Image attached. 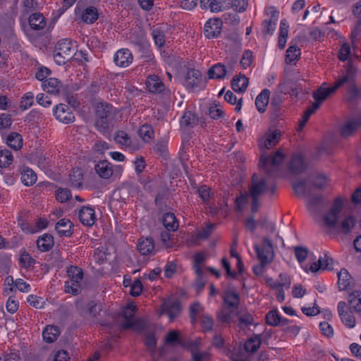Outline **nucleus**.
<instances>
[{"instance_id":"2eb2a0df","label":"nucleus","mask_w":361,"mask_h":361,"mask_svg":"<svg viewBox=\"0 0 361 361\" xmlns=\"http://www.w3.org/2000/svg\"><path fill=\"white\" fill-rule=\"evenodd\" d=\"M267 323L271 326H285L290 320L282 317L277 310H270L266 315Z\"/></svg>"},{"instance_id":"c85d7f7f","label":"nucleus","mask_w":361,"mask_h":361,"mask_svg":"<svg viewBox=\"0 0 361 361\" xmlns=\"http://www.w3.org/2000/svg\"><path fill=\"white\" fill-rule=\"evenodd\" d=\"M6 144L14 150H19L23 146V138L19 133H11L6 138Z\"/></svg>"},{"instance_id":"37998d69","label":"nucleus","mask_w":361,"mask_h":361,"mask_svg":"<svg viewBox=\"0 0 361 361\" xmlns=\"http://www.w3.org/2000/svg\"><path fill=\"white\" fill-rule=\"evenodd\" d=\"M12 162V153L8 149L0 150V169L8 168Z\"/></svg>"},{"instance_id":"c756f323","label":"nucleus","mask_w":361,"mask_h":361,"mask_svg":"<svg viewBox=\"0 0 361 361\" xmlns=\"http://www.w3.org/2000/svg\"><path fill=\"white\" fill-rule=\"evenodd\" d=\"M96 114L98 118L109 119L112 116V106L107 103H99L96 106Z\"/></svg>"},{"instance_id":"f03ea898","label":"nucleus","mask_w":361,"mask_h":361,"mask_svg":"<svg viewBox=\"0 0 361 361\" xmlns=\"http://www.w3.org/2000/svg\"><path fill=\"white\" fill-rule=\"evenodd\" d=\"M295 255L300 264L307 262V264L302 265L306 272L316 273L320 269H332V259L326 255L324 258L320 257L316 260L317 257L312 253L310 250H295Z\"/></svg>"},{"instance_id":"423d86ee","label":"nucleus","mask_w":361,"mask_h":361,"mask_svg":"<svg viewBox=\"0 0 361 361\" xmlns=\"http://www.w3.org/2000/svg\"><path fill=\"white\" fill-rule=\"evenodd\" d=\"M284 159V155L280 151L276 152L271 158L262 155L259 161V168L263 169L265 173L271 176H276L279 173V166Z\"/></svg>"},{"instance_id":"603ef678","label":"nucleus","mask_w":361,"mask_h":361,"mask_svg":"<svg viewBox=\"0 0 361 361\" xmlns=\"http://www.w3.org/2000/svg\"><path fill=\"white\" fill-rule=\"evenodd\" d=\"M215 226V224H210L206 227L202 228L200 230L197 231L196 233L197 238L199 240H204L207 238L214 230Z\"/></svg>"},{"instance_id":"13d9d810","label":"nucleus","mask_w":361,"mask_h":361,"mask_svg":"<svg viewBox=\"0 0 361 361\" xmlns=\"http://www.w3.org/2000/svg\"><path fill=\"white\" fill-rule=\"evenodd\" d=\"M192 361H209L211 359V354L209 350L193 353L191 355Z\"/></svg>"},{"instance_id":"774afa93","label":"nucleus","mask_w":361,"mask_h":361,"mask_svg":"<svg viewBox=\"0 0 361 361\" xmlns=\"http://www.w3.org/2000/svg\"><path fill=\"white\" fill-rule=\"evenodd\" d=\"M183 340L179 338L178 332L175 330L170 331L165 337L166 344H173L174 343H177L180 345V343Z\"/></svg>"},{"instance_id":"e2e57ef3","label":"nucleus","mask_w":361,"mask_h":361,"mask_svg":"<svg viewBox=\"0 0 361 361\" xmlns=\"http://www.w3.org/2000/svg\"><path fill=\"white\" fill-rule=\"evenodd\" d=\"M0 361H23L18 351L10 350L3 356L0 355Z\"/></svg>"},{"instance_id":"bf43d9fd","label":"nucleus","mask_w":361,"mask_h":361,"mask_svg":"<svg viewBox=\"0 0 361 361\" xmlns=\"http://www.w3.org/2000/svg\"><path fill=\"white\" fill-rule=\"evenodd\" d=\"M154 150L157 154L160 156L166 158L169 152H168V142L166 140L159 141L154 147Z\"/></svg>"},{"instance_id":"f8f14e48","label":"nucleus","mask_w":361,"mask_h":361,"mask_svg":"<svg viewBox=\"0 0 361 361\" xmlns=\"http://www.w3.org/2000/svg\"><path fill=\"white\" fill-rule=\"evenodd\" d=\"M95 172L103 179H109L113 175V166L106 160H100L94 166Z\"/></svg>"},{"instance_id":"473e14b6","label":"nucleus","mask_w":361,"mask_h":361,"mask_svg":"<svg viewBox=\"0 0 361 361\" xmlns=\"http://www.w3.org/2000/svg\"><path fill=\"white\" fill-rule=\"evenodd\" d=\"M261 344V336L259 335H256L247 339L244 345V348L247 352L255 353L259 348Z\"/></svg>"},{"instance_id":"3c124183","label":"nucleus","mask_w":361,"mask_h":361,"mask_svg":"<svg viewBox=\"0 0 361 361\" xmlns=\"http://www.w3.org/2000/svg\"><path fill=\"white\" fill-rule=\"evenodd\" d=\"M34 103V94L29 92L22 97L20 104L21 110L25 111L30 108Z\"/></svg>"},{"instance_id":"e433bc0d","label":"nucleus","mask_w":361,"mask_h":361,"mask_svg":"<svg viewBox=\"0 0 361 361\" xmlns=\"http://www.w3.org/2000/svg\"><path fill=\"white\" fill-rule=\"evenodd\" d=\"M97 18V9L94 6L87 7L82 14V20L87 23H93Z\"/></svg>"},{"instance_id":"f704fd0d","label":"nucleus","mask_w":361,"mask_h":361,"mask_svg":"<svg viewBox=\"0 0 361 361\" xmlns=\"http://www.w3.org/2000/svg\"><path fill=\"white\" fill-rule=\"evenodd\" d=\"M206 259V255L202 252H197L193 256V269L197 276L202 275V265Z\"/></svg>"},{"instance_id":"39448f33","label":"nucleus","mask_w":361,"mask_h":361,"mask_svg":"<svg viewBox=\"0 0 361 361\" xmlns=\"http://www.w3.org/2000/svg\"><path fill=\"white\" fill-rule=\"evenodd\" d=\"M67 275L69 279L65 283V292L71 293L73 295H78L82 290L81 282L83 278L82 269L71 266L67 269Z\"/></svg>"},{"instance_id":"a19ab883","label":"nucleus","mask_w":361,"mask_h":361,"mask_svg":"<svg viewBox=\"0 0 361 361\" xmlns=\"http://www.w3.org/2000/svg\"><path fill=\"white\" fill-rule=\"evenodd\" d=\"M300 54V49L297 46H290L286 50V62L287 63H292L293 62L298 60Z\"/></svg>"},{"instance_id":"052dcab7","label":"nucleus","mask_w":361,"mask_h":361,"mask_svg":"<svg viewBox=\"0 0 361 361\" xmlns=\"http://www.w3.org/2000/svg\"><path fill=\"white\" fill-rule=\"evenodd\" d=\"M202 310V307L201 305L195 302L193 304H192L190 307V317L191 323L194 325L197 323V316L199 314V312H201Z\"/></svg>"},{"instance_id":"680f3d73","label":"nucleus","mask_w":361,"mask_h":361,"mask_svg":"<svg viewBox=\"0 0 361 361\" xmlns=\"http://www.w3.org/2000/svg\"><path fill=\"white\" fill-rule=\"evenodd\" d=\"M214 326V320L209 314H203L201 318V326L204 332L210 331Z\"/></svg>"},{"instance_id":"a18cd8bd","label":"nucleus","mask_w":361,"mask_h":361,"mask_svg":"<svg viewBox=\"0 0 361 361\" xmlns=\"http://www.w3.org/2000/svg\"><path fill=\"white\" fill-rule=\"evenodd\" d=\"M225 305L229 307H235L239 302V296L238 293L233 291H227L224 298Z\"/></svg>"},{"instance_id":"9b49d317","label":"nucleus","mask_w":361,"mask_h":361,"mask_svg":"<svg viewBox=\"0 0 361 361\" xmlns=\"http://www.w3.org/2000/svg\"><path fill=\"white\" fill-rule=\"evenodd\" d=\"M267 190V180L265 178H262L257 181V175L253 174L252 177L251 186L250 188V195L255 199L259 197Z\"/></svg>"},{"instance_id":"338daca9","label":"nucleus","mask_w":361,"mask_h":361,"mask_svg":"<svg viewBox=\"0 0 361 361\" xmlns=\"http://www.w3.org/2000/svg\"><path fill=\"white\" fill-rule=\"evenodd\" d=\"M138 133H139V135L143 140L148 141L152 138V135L154 131L149 126L143 125L139 129Z\"/></svg>"},{"instance_id":"2f4dec72","label":"nucleus","mask_w":361,"mask_h":361,"mask_svg":"<svg viewBox=\"0 0 361 361\" xmlns=\"http://www.w3.org/2000/svg\"><path fill=\"white\" fill-rule=\"evenodd\" d=\"M348 301L351 309L355 312H361V291L352 292L348 296Z\"/></svg>"},{"instance_id":"b1692460","label":"nucleus","mask_w":361,"mask_h":361,"mask_svg":"<svg viewBox=\"0 0 361 361\" xmlns=\"http://www.w3.org/2000/svg\"><path fill=\"white\" fill-rule=\"evenodd\" d=\"M201 82V73L199 71L192 69L188 71L186 78L185 83L188 88H194L197 87Z\"/></svg>"},{"instance_id":"412c9836","label":"nucleus","mask_w":361,"mask_h":361,"mask_svg":"<svg viewBox=\"0 0 361 361\" xmlns=\"http://www.w3.org/2000/svg\"><path fill=\"white\" fill-rule=\"evenodd\" d=\"M276 91L280 94H290L294 96H297L298 94L297 85L292 80H286L280 83Z\"/></svg>"},{"instance_id":"79ce46f5","label":"nucleus","mask_w":361,"mask_h":361,"mask_svg":"<svg viewBox=\"0 0 361 361\" xmlns=\"http://www.w3.org/2000/svg\"><path fill=\"white\" fill-rule=\"evenodd\" d=\"M54 244V237L49 233L43 235L37 240V248H51Z\"/></svg>"},{"instance_id":"6e6552de","label":"nucleus","mask_w":361,"mask_h":361,"mask_svg":"<svg viewBox=\"0 0 361 361\" xmlns=\"http://www.w3.org/2000/svg\"><path fill=\"white\" fill-rule=\"evenodd\" d=\"M223 22L220 18H210L204 25V35L207 38H216L221 32Z\"/></svg>"},{"instance_id":"bb28decb","label":"nucleus","mask_w":361,"mask_h":361,"mask_svg":"<svg viewBox=\"0 0 361 361\" xmlns=\"http://www.w3.org/2000/svg\"><path fill=\"white\" fill-rule=\"evenodd\" d=\"M180 345L188 350L192 355L202 348V340L200 338L185 339L180 343Z\"/></svg>"},{"instance_id":"1a4fd4ad","label":"nucleus","mask_w":361,"mask_h":361,"mask_svg":"<svg viewBox=\"0 0 361 361\" xmlns=\"http://www.w3.org/2000/svg\"><path fill=\"white\" fill-rule=\"evenodd\" d=\"M54 113L56 119L63 123L68 124L75 121V116L72 111L66 104H60L57 105Z\"/></svg>"},{"instance_id":"49530a36","label":"nucleus","mask_w":361,"mask_h":361,"mask_svg":"<svg viewBox=\"0 0 361 361\" xmlns=\"http://www.w3.org/2000/svg\"><path fill=\"white\" fill-rule=\"evenodd\" d=\"M355 73L356 70L349 61L345 67V75L343 77L340 78V86L345 82H353Z\"/></svg>"},{"instance_id":"6ab92c4d","label":"nucleus","mask_w":361,"mask_h":361,"mask_svg":"<svg viewBox=\"0 0 361 361\" xmlns=\"http://www.w3.org/2000/svg\"><path fill=\"white\" fill-rule=\"evenodd\" d=\"M73 223L67 219H62L55 226V229L57 233L61 235L70 236L72 235Z\"/></svg>"},{"instance_id":"69168bd1","label":"nucleus","mask_w":361,"mask_h":361,"mask_svg":"<svg viewBox=\"0 0 361 361\" xmlns=\"http://www.w3.org/2000/svg\"><path fill=\"white\" fill-rule=\"evenodd\" d=\"M56 198L61 202H65L71 197V192L67 188H59L56 191Z\"/></svg>"},{"instance_id":"5701e85b","label":"nucleus","mask_w":361,"mask_h":361,"mask_svg":"<svg viewBox=\"0 0 361 361\" xmlns=\"http://www.w3.org/2000/svg\"><path fill=\"white\" fill-rule=\"evenodd\" d=\"M207 74L209 79H222L226 75V68L224 64L219 63L212 66L208 70Z\"/></svg>"},{"instance_id":"4c0bfd02","label":"nucleus","mask_w":361,"mask_h":361,"mask_svg":"<svg viewBox=\"0 0 361 361\" xmlns=\"http://www.w3.org/2000/svg\"><path fill=\"white\" fill-rule=\"evenodd\" d=\"M69 181L71 185L79 188L82 185L83 181V173L80 169H73L72 173L70 174Z\"/></svg>"},{"instance_id":"a211bd4d","label":"nucleus","mask_w":361,"mask_h":361,"mask_svg":"<svg viewBox=\"0 0 361 361\" xmlns=\"http://www.w3.org/2000/svg\"><path fill=\"white\" fill-rule=\"evenodd\" d=\"M249 79L244 75H235L231 80L232 89L235 92H244L248 85Z\"/></svg>"},{"instance_id":"4be33fe9","label":"nucleus","mask_w":361,"mask_h":361,"mask_svg":"<svg viewBox=\"0 0 361 361\" xmlns=\"http://www.w3.org/2000/svg\"><path fill=\"white\" fill-rule=\"evenodd\" d=\"M60 335L59 327L54 325L47 326L42 332V337L47 343L54 342Z\"/></svg>"},{"instance_id":"20e7f679","label":"nucleus","mask_w":361,"mask_h":361,"mask_svg":"<svg viewBox=\"0 0 361 361\" xmlns=\"http://www.w3.org/2000/svg\"><path fill=\"white\" fill-rule=\"evenodd\" d=\"M338 88V79L334 81L332 86H329L326 82H324L320 87L313 93V98L315 102L309 106L305 112L311 116L320 106L322 102L329 95L334 93Z\"/></svg>"},{"instance_id":"c03bdc74","label":"nucleus","mask_w":361,"mask_h":361,"mask_svg":"<svg viewBox=\"0 0 361 361\" xmlns=\"http://www.w3.org/2000/svg\"><path fill=\"white\" fill-rule=\"evenodd\" d=\"M281 136V132L279 130H274L267 135L264 141V146L266 148L269 149L275 146L279 142Z\"/></svg>"},{"instance_id":"f257e3e1","label":"nucleus","mask_w":361,"mask_h":361,"mask_svg":"<svg viewBox=\"0 0 361 361\" xmlns=\"http://www.w3.org/2000/svg\"><path fill=\"white\" fill-rule=\"evenodd\" d=\"M292 186L298 197H307L305 203L306 207L314 221L318 224H322L325 227V232L336 238L338 234V197L334 198L331 208L322 216L324 209L326 205L323 195H312L306 179H299L293 182Z\"/></svg>"},{"instance_id":"7c9ffc66","label":"nucleus","mask_w":361,"mask_h":361,"mask_svg":"<svg viewBox=\"0 0 361 361\" xmlns=\"http://www.w3.org/2000/svg\"><path fill=\"white\" fill-rule=\"evenodd\" d=\"M163 225L168 231H176L178 227V224L174 214L171 212L166 213L162 219Z\"/></svg>"},{"instance_id":"a878e982","label":"nucleus","mask_w":361,"mask_h":361,"mask_svg":"<svg viewBox=\"0 0 361 361\" xmlns=\"http://www.w3.org/2000/svg\"><path fill=\"white\" fill-rule=\"evenodd\" d=\"M29 24L33 30H42L46 25L45 18L42 14L39 13H35L30 16Z\"/></svg>"},{"instance_id":"0e129e2a","label":"nucleus","mask_w":361,"mask_h":361,"mask_svg":"<svg viewBox=\"0 0 361 361\" xmlns=\"http://www.w3.org/2000/svg\"><path fill=\"white\" fill-rule=\"evenodd\" d=\"M352 51L350 44L345 42L340 47V61L351 60Z\"/></svg>"},{"instance_id":"09e8293b","label":"nucleus","mask_w":361,"mask_h":361,"mask_svg":"<svg viewBox=\"0 0 361 361\" xmlns=\"http://www.w3.org/2000/svg\"><path fill=\"white\" fill-rule=\"evenodd\" d=\"M357 123L354 120L348 121L341 129H340V135L348 137L356 129Z\"/></svg>"},{"instance_id":"4d7b16f0","label":"nucleus","mask_w":361,"mask_h":361,"mask_svg":"<svg viewBox=\"0 0 361 361\" xmlns=\"http://www.w3.org/2000/svg\"><path fill=\"white\" fill-rule=\"evenodd\" d=\"M226 1V0H212L209 3V8L212 12H219L224 9L228 8L230 7V3L228 2L227 5L224 6V4Z\"/></svg>"},{"instance_id":"72a5a7b5","label":"nucleus","mask_w":361,"mask_h":361,"mask_svg":"<svg viewBox=\"0 0 361 361\" xmlns=\"http://www.w3.org/2000/svg\"><path fill=\"white\" fill-rule=\"evenodd\" d=\"M257 253L258 259L262 265L270 264L274 257L273 250H255Z\"/></svg>"},{"instance_id":"864d4df0","label":"nucleus","mask_w":361,"mask_h":361,"mask_svg":"<svg viewBox=\"0 0 361 361\" xmlns=\"http://www.w3.org/2000/svg\"><path fill=\"white\" fill-rule=\"evenodd\" d=\"M197 192L198 193L202 200L205 204H208L209 198L211 197V188L205 185H202L198 187Z\"/></svg>"},{"instance_id":"0eeeda50","label":"nucleus","mask_w":361,"mask_h":361,"mask_svg":"<svg viewBox=\"0 0 361 361\" xmlns=\"http://www.w3.org/2000/svg\"><path fill=\"white\" fill-rule=\"evenodd\" d=\"M136 305L133 302L128 304L124 308L123 315L127 320L123 324V327L124 329L134 328L137 331H140L145 328V321L140 319H133L136 312Z\"/></svg>"},{"instance_id":"58836bf2","label":"nucleus","mask_w":361,"mask_h":361,"mask_svg":"<svg viewBox=\"0 0 361 361\" xmlns=\"http://www.w3.org/2000/svg\"><path fill=\"white\" fill-rule=\"evenodd\" d=\"M285 246L283 240L279 235H276L275 240H272L269 238H264L262 248H279Z\"/></svg>"},{"instance_id":"5fc2aeb1","label":"nucleus","mask_w":361,"mask_h":361,"mask_svg":"<svg viewBox=\"0 0 361 361\" xmlns=\"http://www.w3.org/2000/svg\"><path fill=\"white\" fill-rule=\"evenodd\" d=\"M13 276H8L4 281V291L6 295H11L16 290Z\"/></svg>"},{"instance_id":"8fccbe9b","label":"nucleus","mask_w":361,"mask_h":361,"mask_svg":"<svg viewBox=\"0 0 361 361\" xmlns=\"http://www.w3.org/2000/svg\"><path fill=\"white\" fill-rule=\"evenodd\" d=\"M329 181V178L326 176L319 173L315 176L313 180V185L315 188L323 190L328 185Z\"/></svg>"},{"instance_id":"f3484780","label":"nucleus","mask_w":361,"mask_h":361,"mask_svg":"<svg viewBox=\"0 0 361 361\" xmlns=\"http://www.w3.org/2000/svg\"><path fill=\"white\" fill-rule=\"evenodd\" d=\"M146 85L149 91L153 93L161 92L164 89V83L156 75H151L147 77Z\"/></svg>"},{"instance_id":"aec40b11","label":"nucleus","mask_w":361,"mask_h":361,"mask_svg":"<svg viewBox=\"0 0 361 361\" xmlns=\"http://www.w3.org/2000/svg\"><path fill=\"white\" fill-rule=\"evenodd\" d=\"M270 91L267 89L263 90L259 94L257 95L255 99V105L259 112L264 113L266 111Z\"/></svg>"},{"instance_id":"cd10ccee","label":"nucleus","mask_w":361,"mask_h":361,"mask_svg":"<svg viewBox=\"0 0 361 361\" xmlns=\"http://www.w3.org/2000/svg\"><path fill=\"white\" fill-rule=\"evenodd\" d=\"M61 87V82L58 79L54 78H50L43 82V89L44 91L49 93H58L59 92Z\"/></svg>"},{"instance_id":"9d476101","label":"nucleus","mask_w":361,"mask_h":361,"mask_svg":"<svg viewBox=\"0 0 361 361\" xmlns=\"http://www.w3.org/2000/svg\"><path fill=\"white\" fill-rule=\"evenodd\" d=\"M180 304L178 300H167L164 302L161 308V314H166L170 322H172L180 313Z\"/></svg>"},{"instance_id":"de8ad7c7","label":"nucleus","mask_w":361,"mask_h":361,"mask_svg":"<svg viewBox=\"0 0 361 361\" xmlns=\"http://www.w3.org/2000/svg\"><path fill=\"white\" fill-rule=\"evenodd\" d=\"M152 35L155 44L161 48L165 44V35L162 30L159 28H154L152 30Z\"/></svg>"},{"instance_id":"7ed1b4c3","label":"nucleus","mask_w":361,"mask_h":361,"mask_svg":"<svg viewBox=\"0 0 361 361\" xmlns=\"http://www.w3.org/2000/svg\"><path fill=\"white\" fill-rule=\"evenodd\" d=\"M75 54V47L69 39H63L58 42L54 51V58L59 65H64L69 61Z\"/></svg>"},{"instance_id":"ddd939ff","label":"nucleus","mask_w":361,"mask_h":361,"mask_svg":"<svg viewBox=\"0 0 361 361\" xmlns=\"http://www.w3.org/2000/svg\"><path fill=\"white\" fill-rule=\"evenodd\" d=\"M114 61L118 66L127 67L132 63V53L128 49H120L115 54Z\"/></svg>"},{"instance_id":"c9c22d12","label":"nucleus","mask_w":361,"mask_h":361,"mask_svg":"<svg viewBox=\"0 0 361 361\" xmlns=\"http://www.w3.org/2000/svg\"><path fill=\"white\" fill-rule=\"evenodd\" d=\"M198 118L191 111H185L181 118L180 126L192 128L197 124Z\"/></svg>"},{"instance_id":"ea45409f","label":"nucleus","mask_w":361,"mask_h":361,"mask_svg":"<svg viewBox=\"0 0 361 361\" xmlns=\"http://www.w3.org/2000/svg\"><path fill=\"white\" fill-rule=\"evenodd\" d=\"M21 180L26 186L32 185L37 180V175L32 169L27 168L23 170L21 174Z\"/></svg>"},{"instance_id":"dca6fc26","label":"nucleus","mask_w":361,"mask_h":361,"mask_svg":"<svg viewBox=\"0 0 361 361\" xmlns=\"http://www.w3.org/2000/svg\"><path fill=\"white\" fill-rule=\"evenodd\" d=\"M306 167L304 159L300 154L293 156L289 163V169L291 173L295 174L302 173L306 170Z\"/></svg>"},{"instance_id":"6e6d98bb","label":"nucleus","mask_w":361,"mask_h":361,"mask_svg":"<svg viewBox=\"0 0 361 361\" xmlns=\"http://www.w3.org/2000/svg\"><path fill=\"white\" fill-rule=\"evenodd\" d=\"M340 318L343 324L348 328H353L355 325V318L352 312L340 313Z\"/></svg>"},{"instance_id":"393cba45","label":"nucleus","mask_w":361,"mask_h":361,"mask_svg":"<svg viewBox=\"0 0 361 361\" xmlns=\"http://www.w3.org/2000/svg\"><path fill=\"white\" fill-rule=\"evenodd\" d=\"M354 284V279L348 270L341 269L340 270V290L351 288L353 287Z\"/></svg>"},{"instance_id":"4468645a","label":"nucleus","mask_w":361,"mask_h":361,"mask_svg":"<svg viewBox=\"0 0 361 361\" xmlns=\"http://www.w3.org/2000/svg\"><path fill=\"white\" fill-rule=\"evenodd\" d=\"M80 222L87 226H92L96 221L94 210L90 207H83L78 214Z\"/></svg>"}]
</instances>
